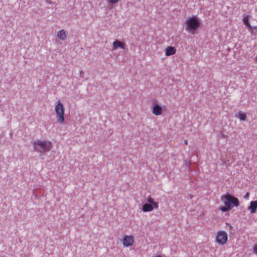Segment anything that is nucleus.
I'll return each mask as SVG.
<instances>
[{
  "instance_id": "nucleus-1",
  "label": "nucleus",
  "mask_w": 257,
  "mask_h": 257,
  "mask_svg": "<svg viewBox=\"0 0 257 257\" xmlns=\"http://www.w3.org/2000/svg\"><path fill=\"white\" fill-rule=\"evenodd\" d=\"M35 150L40 153H45L49 151L52 147L51 142L46 140L35 141L33 143Z\"/></svg>"
},
{
  "instance_id": "nucleus-2",
  "label": "nucleus",
  "mask_w": 257,
  "mask_h": 257,
  "mask_svg": "<svg viewBox=\"0 0 257 257\" xmlns=\"http://www.w3.org/2000/svg\"><path fill=\"white\" fill-rule=\"evenodd\" d=\"M186 31L188 32L194 33V31L200 27V21L196 16L189 17L185 21Z\"/></svg>"
},
{
  "instance_id": "nucleus-3",
  "label": "nucleus",
  "mask_w": 257,
  "mask_h": 257,
  "mask_svg": "<svg viewBox=\"0 0 257 257\" xmlns=\"http://www.w3.org/2000/svg\"><path fill=\"white\" fill-rule=\"evenodd\" d=\"M55 111L57 116V122L64 124L65 121V107L60 100H58L55 106Z\"/></svg>"
},
{
  "instance_id": "nucleus-4",
  "label": "nucleus",
  "mask_w": 257,
  "mask_h": 257,
  "mask_svg": "<svg viewBox=\"0 0 257 257\" xmlns=\"http://www.w3.org/2000/svg\"><path fill=\"white\" fill-rule=\"evenodd\" d=\"M221 200L223 201L225 205L230 208L238 207L239 205L238 199L230 194H225L221 196Z\"/></svg>"
},
{
  "instance_id": "nucleus-5",
  "label": "nucleus",
  "mask_w": 257,
  "mask_h": 257,
  "mask_svg": "<svg viewBox=\"0 0 257 257\" xmlns=\"http://www.w3.org/2000/svg\"><path fill=\"white\" fill-rule=\"evenodd\" d=\"M215 242L219 245H224L228 241L227 233L224 230H218L215 235Z\"/></svg>"
},
{
  "instance_id": "nucleus-6",
  "label": "nucleus",
  "mask_w": 257,
  "mask_h": 257,
  "mask_svg": "<svg viewBox=\"0 0 257 257\" xmlns=\"http://www.w3.org/2000/svg\"><path fill=\"white\" fill-rule=\"evenodd\" d=\"M134 242V237L133 235H125L122 239V243L125 247L132 246Z\"/></svg>"
},
{
  "instance_id": "nucleus-7",
  "label": "nucleus",
  "mask_w": 257,
  "mask_h": 257,
  "mask_svg": "<svg viewBox=\"0 0 257 257\" xmlns=\"http://www.w3.org/2000/svg\"><path fill=\"white\" fill-rule=\"evenodd\" d=\"M152 113L156 115H160L163 112V108L159 104H155L152 108Z\"/></svg>"
},
{
  "instance_id": "nucleus-8",
  "label": "nucleus",
  "mask_w": 257,
  "mask_h": 257,
  "mask_svg": "<svg viewBox=\"0 0 257 257\" xmlns=\"http://www.w3.org/2000/svg\"><path fill=\"white\" fill-rule=\"evenodd\" d=\"M112 46L113 50H116L119 48L122 49H124L125 48L124 43L117 40L113 42Z\"/></svg>"
},
{
  "instance_id": "nucleus-9",
  "label": "nucleus",
  "mask_w": 257,
  "mask_h": 257,
  "mask_svg": "<svg viewBox=\"0 0 257 257\" xmlns=\"http://www.w3.org/2000/svg\"><path fill=\"white\" fill-rule=\"evenodd\" d=\"M257 209V201H252L250 202V205L248 207L247 209L250 211L251 214H254L256 212Z\"/></svg>"
},
{
  "instance_id": "nucleus-10",
  "label": "nucleus",
  "mask_w": 257,
  "mask_h": 257,
  "mask_svg": "<svg viewBox=\"0 0 257 257\" xmlns=\"http://www.w3.org/2000/svg\"><path fill=\"white\" fill-rule=\"evenodd\" d=\"M176 52V49L174 47L168 46L165 49V55L170 56L175 54Z\"/></svg>"
},
{
  "instance_id": "nucleus-11",
  "label": "nucleus",
  "mask_w": 257,
  "mask_h": 257,
  "mask_svg": "<svg viewBox=\"0 0 257 257\" xmlns=\"http://www.w3.org/2000/svg\"><path fill=\"white\" fill-rule=\"evenodd\" d=\"M155 209L153 205L151 204L145 203L143 205L142 210L144 212H151Z\"/></svg>"
},
{
  "instance_id": "nucleus-12",
  "label": "nucleus",
  "mask_w": 257,
  "mask_h": 257,
  "mask_svg": "<svg viewBox=\"0 0 257 257\" xmlns=\"http://www.w3.org/2000/svg\"><path fill=\"white\" fill-rule=\"evenodd\" d=\"M67 36V33L64 30H61L58 31L57 37L60 40H64Z\"/></svg>"
},
{
  "instance_id": "nucleus-13",
  "label": "nucleus",
  "mask_w": 257,
  "mask_h": 257,
  "mask_svg": "<svg viewBox=\"0 0 257 257\" xmlns=\"http://www.w3.org/2000/svg\"><path fill=\"white\" fill-rule=\"evenodd\" d=\"M147 201L148 204H151L153 205L155 209H158L159 208V204L157 202L155 201L154 199L151 197V196H149L147 199Z\"/></svg>"
},
{
  "instance_id": "nucleus-14",
  "label": "nucleus",
  "mask_w": 257,
  "mask_h": 257,
  "mask_svg": "<svg viewBox=\"0 0 257 257\" xmlns=\"http://www.w3.org/2000/svg\"><path fill=\"white\" fill-rule=\"evenodd\" d=\"M248 18H249L248 16H246L243 18L242 21H243V24L246 26H247L248 28L250 29V28H251V26L249 22Z\"/></svg>"
},
{
  "instance_id": "nucleus-15",
  "label": "nucleus",
  "mask_w": 257,
  "mask_h": 257,
  "mask_svg": "<svg viewBox=\"0 0 257 257\" xmlns=\"http://www.w3.org/2000/svg\"><path fill=\"white\" fill-rule=\"evenodd\" d=\"M238 117L240 120L244 121L246 118V114L244 112L239 111L238 113Z\"/></svg>"
},
{
  "instance_id": "nucleus-16",
  "label": "nucleus",
  "mask_w": 257,
  "mask_h": 257,
  "mask_svg": "<svg viewBox=\"0 0 257 257\" xmlns=\"http://www.w3.org/2000/svg\"><path fill=\"white\" fill-rule=\"evenodd\" d=\"M219 209L222 212H224L230 210L231 208L228 207V206L225 205L224 206H221Z\"/></svg>"
},
{
  "instance_id": "nucleus-17",
  "label": "nucleus",
  "mask_w": 257,
  "mask_h": 257,
  "mask_svg": "<svg viewBox=\"0 0 257 257\" xmlns=\"http://www.w3.org/2000/svg\"><path fill=\"white\" fill-rule=\"evenodd\" d=\"M226 225L228 226L229 228V233L231 234L232 233L231 231H232L233 229V226L229 223H226Z\"/></svg>"
},
{
  "instance_id": "nucleus-18",
  "label": "nucleus",
  "mask_w": 257,
  "mask_h": 257,
  "mask_svg": "<svg viewBox=\"0 0 257 257\" xmlns=\"http://www.w3.org/2000/svg\"><path fill=\"white\" fill-rule=\"evenodd\" d=\"M249 197V193L246 192L245 195L244 196V198L246 200H248Z\"/></svg>"
},
{
  "instance_id": "nucleus-19",
  "label": "nucleus",
  "mask_w": 257,
  "mask_h": 257,
  "mask_svg": "<svg viewBox=\"0 0 257 257\" xmlns=\"http://www.w3.org/2000/svg\"><path fill=\"white\" fill-rule=\"evenodd\" d=\"M118 1V0H108V2L109 3L112 4H115V3H116Z\"/></svg>"
},
{
  "instance_id": "nucleus-20",
  "label": "nucleus",
  "mask_w": 257,
  "mask_h": 257,
  "mask_svg": "<svg viewBox=\"0 0 257 257\" xmlns=\"http://www.w3.org/2000/svg\"><path fill=\"white\" fill-rule=\"evenodd\" d=\"M253 251L254 253L257 254V244H255L253 246Z\"/></svg>"
},
{
  "instance_id": "nucleus-21",
  "label": "nucleus",
  "mask_w": 257,
  "mask_h": 257,
  "mask_svg": "<svg viewBox=\"0 0 257 257\" xmlns=\"http://www.w3.org/2000/svg\"><path fill=\"white\" fill-rule=\"evenodd\" d=\"M184 144H186V145H187V144H188V141H187V140H185L184 141Z\"/></svg>"
},
{
  "instance_id": "nucleus-22",
  "label": "nucleus",
  "mask_w": 257,
  "mask_h": 257,
  "mask_svg": "<svg viewBox=\"0 0 257 257\" xmlns=\"http://www.w3.org/2000/svg\"><path fill=\"white\" fill-rule=\"evenodd\" d=\"M153 257H162V256L160 255H156V256H153Z\"/></svg>"
}]
</instances>
